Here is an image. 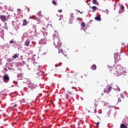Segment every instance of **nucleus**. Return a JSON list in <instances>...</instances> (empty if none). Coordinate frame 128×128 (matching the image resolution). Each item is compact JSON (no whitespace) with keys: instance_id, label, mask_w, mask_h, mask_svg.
Masks as SVG:
<instances>
[{"instance_id":"40","label":"nucleus","mask_w":128,"mask_h":128,"mask_svg":"<svg viewBox=\"0 0 128 128\" xmlns=\"http://www.w3.org/2000/svg\"><path fill=\"white\" fill-rule=\"evenodd\" d=\"M108 10H106V11Z\"/></svg>"},{"instance_id":"12","label":"nucleus","mask_w":128,"mask_h":128,"mask_svg":"<svg viewBox=\"0 0 128 128\" xmlns=\"http://www.w3.org/2000/svg\"><path fill=\"white\" fill-rule=\"evenodd\" d=\"M4 28L5 30H8V24L6 22H4Z\"/></svg>"},{"instance_id":"1","label":"nucleus","mask_w":128,"mask_h":128,"mask_svg":"<svg viewBox=\"0 0 128 128\" xmlns=\"http://www.w3.org/2000/svg\"><path fill=\"white\" fill-rule=\"evenodd\" d=\"M108 69L109 70L110 74L112 76H122L124 74L123 70H118L116 67L112 68V66H108Z\"/></svg>"},{"instance_id":"2","label":"nucleus","mask_w":128,"mask_h":128,"mask_svg":"<svg viewBox=\"0 0 128 128\" xmlns=\"http://www.w3.org/2000/svg\"><path fill=\"white\" fill-rule=\"evenodd\" d=\"M3 79L4 82H8L10 80V77H8V74H5L3 77Z\"/></svg>"},{"instance_id":"29","label":"nucleus","mask_w":128,"mask_h":128,"mask_svg":"<svg viewBox=\"0 0 128 128\" xmlns=\"http://www.w3.org/2000/svg\"><path fill=\"white\" fill-rule=\"evenodd\" d=\"M98 124H100V122H98L96 126H98Z\"/></svg>"},{"instance_id":"14","label":"nucleus","mask_w":128,"mask_h":128,"mask_svg":"<svg viewBox=\"0 0 128 128\" xmlns=\"http://www.w3.org/2000/svg\"><path fill=\"white\" fill-rule=\"evenodd\" d=\"M36 110L34 108H32V112H31V114H36Z\"/></svg>"},{"instance_id":"11","label":"nucleus","mask_w":128,"mask_h":128,"mask_svg":"<svg viewBox=\"0 0 128 128\" xmlns=\"http://www.w3.org/2000/svg\"><path fill=\"white\" fill-rule=\"evenodd\" d=\"M92 70H96V64H94L92 66H91Z\"/></svg>"},{"instance_id":"13","label":"nucleus","mask_w":128,"mask_h":128,"mask_svg":"<svg viewBox=\"0 0 128 128\" xmlns=\"http://www.w3.org/2000/svg\"><path fill=\"white\" fill-rule=\"evenodd\" d=\"M36 26L33 25L32 32H36Z\"/></svg>"},{"instance_id":"39","label":"nucleus","mask_w":128,"mask_h":128,"mask_svg":"<svg viewBox=\"0 0 128 128\" xmlns=\"http://www.w3.org/2000/svg\"><path fill=\"white\" fill-rule=\"evenodd\" d=\"M58 53L60 54V52H58Z\"/></svg>"},{"instance_id":"34","label":"nucleus","mask_w":128,"mask_h":128,"mask_svg":"<svg viewBox=\"0 0 128 128\" xmlns=\"http://www.w3.org/2000/svg\"><path fill=\"white\" fill-rule=\"evenodd\" d=\"M106 12H107L108 14V11Z\"/></svg>"},{"instance_id":"32","label":"nucleus","mask_w":128,"mask_h":128,"mask_svg":"<svg viewBox=\"0 0 128 128\" xmlns=\"http://www.w3.org/2000/svg\"><path fill=\"white\" fill-rule=\"evenodd\" d=\"M70 94H72V92H70Z\"/></svg>"},{"instance_id":"15","label":"nucleus","mask_w":128,"mask_h":128,"mask_svg":"<svg viewBox=\"0 0 128 128\" xmlns=\"http://www.w3.org/2000/svg\"><path fill=\"white\" fill-rule=\"evenodd\" d=\"M92 2L93 4H98V1H96V0H92Z\"/></svg>"},{"instance_id":"33","label":"nucleus","mask_w":128,"mask_h":128,"mask_svg":"<svg viewBox=\"0 0 128 128\" xmlns=\"http://www.w3.org/2000/svg\"><path fill=\"white\" fill-rule=\"evenodd\" d=\"M2 26V24H0V28Z\"/></svg>"},{"instance_id":"23","label":"nucleus","mask_w":128,"mask_h":128,"mask_svg":"<svg viewBox=\"0 0 128 128\" xmlns=\"http://www.w3.org/2000/svg\"><path fill=\"white\" fill-rule=\"evenodd\" d=\"M92 9L93 10H96V6H92Z\"/></svg>"},{"instance_id":"18","label":"nucleus","mask_w":128,"mask_h":128,"mask_svg":"<svg viewBox=\"0 0 128 128\" xmlns=\"http://www.w3.org/2000/svg\"><path fill=\"white\" fill-rule=\"evenodd\" d=\"M52 4H54V6H58V3H56L55 0L52 1Z\"/></svg>"},{"instance_id":"35","label":"nucleus","mask_w":128,"mask_h":128,"mask_svg":"<svg viewBox=\"0 0 128 128\" xmlns=\"http://www.w3.org/2000/svg\"><path fill=\"white\" fill-rule=\"evenodd\" d=\"M79 18V20H82V18Z\"/></svg>"},{"instance_id":"5","label":"nucleus","mask_w":128,"mask_h":128,"mask_svg":"<svg viewBox=\"0 0 128 128\" xmlns=\"http://www.w3.org/2000/svg\"><path fill=\"white\" fill-rule=\"evenodd\" d=\"M57 46L58 48V50H62V42H60V40L58 41Z\"/></svg>"},{"instance_id":"31","label":"nucleus","mask_w":128,"mask_h":128,"mask_svg":"<svg viewBox=\"0 0 128 128\" xmlns=\"http://www.w3.org/2000/svg\"><path fill=\"white\" fill-rule=\"evenodd\" d=\"M28 12H30V8H27Z\"/></svg>"},{"instance_id":"28","label":"nucleus","mask_w":128,"mask_h":128,"mask_svg":"<svg viewBox=\"0 0 128 128\" xmlns=\"http://www.w3.org/2000/svg\"><path fill=\"white\" fill-rule=\"evenodd\" d=\"M96 112V108H94V112Z\"/></svg>"},{"instance_id":"20","label":"nucleus","mask_w":128,"mask_h":128,"mask_svg":"<svg viewBox=\"0 0 128 128\" xmlns=\"http://www.w3.org/2000/svg\"><path fill=\"white\" fill-rule=\"evenodd\" d=\"M14 42H16V41L14 42L12 40H11L9 42V44H14Z\"/></svg>"},{"instance_id":"6","label":"nucleus","mask_w":128,"mask_h":128,"mask_svg":"<svg viewBox=\"0 0 128 128\" xmlns=\"http://www.w3.org/2000/svg\"><path fill=\"white\" fill-rule=\"evenodd\" d=\"M30 40L28 39L27 40H26L24 42V46H30Z\"/></svg>"},{"instance_id":"24","label":"nucleus","mask_w":128,"mask_h":128,"mask_svg":"<svg viewBox=\"0 0 128 128\" xmlns=\"http://www.w3.org/2000/svg\"><path fill=\"white\" fill-rule=\"evenodd\" d=\"M74 22V21L72 20H70L69 21V24H72Z\"/></svg>"},{"instance_id":"17","label":"nucleus","mask_w":128,"mask_h":128,"mask_svg":"<svg viewBox=\"0 0 128 128\" xmlns=\"http://www.w3.org/2000/svg\"><path fill=\"white\" fill-rule=\"evenodd\" d=\"M95 20H102V18L100 16H97L95 17Z\"/></svg>"},{"instance_id":"22","label":"nucleus","mask_w":128,"mask_h":128,"mask_svg":"<svg viewBox=\"0 0 128 128\" xmlns=\"http://www.w3.org/2000/svg\"><path fill=\"white\" fill-rule=\"evenodd\" d=\"M82 26V28H84V26H86V24L84 22H82L81 24Z\"/></svg>"},{"instance_id":"16","label":"nucleus","mask_w":128,"mask_h":128,"mask_svg":"<svg viewBox=\"0 0 128 128\" xmlns=\"http://www.w3.org/2000/svg\"><path fill=\"white\" fill-rule=\"evenodd\" d=\"M4 30H1L0 31V32L2 34V36H4Z\"/></svg>"},{"instance_id":"3","label":"nucleus","mask_w":128,"mask_h":128,"mask_svg":"<svg viewBox=\"0 0 128 128\" xmlns=\"http://www.w3.org/2000/svg\"><path fill=\"white\" fill-rule=\"evenodd\" d=\"M0 18L1 20H2V22H6L8 20V16H0Z\"/></svg>"},{"instance_id":"4","label":"nucleus","mask_w":128,"mask_h":128,"mask_svg":"<svg viewBox=\"0 0 128 128\" xmlns=\"http://www.w3.org/2000/svg\"><path fill=\"white\" fill-rule=\"evenodd\" d=\"M114 55L115 60H120V54L119 53L116 52Z\"/></svg>"},{"instance_id":"38","label":"nucleus","mask_w":128,"mask_h":128,"mask_svg":"<svg viewBox=\"0 0 128 128\" xmlns=\"http://www.w3.org/2000/svg\"><path fill=\"white\" fill-rule=\"evenodd\" d=\"M37 68H38V66H37Z\"/></svg>"},{"instance_id":"25","label":"nucleus","mask_w":128,"mask_h":128,"mask_svg":"<svg viewBox=\"0 0 128 128\" xmlns=\"http://www.w3.org/2000/svg\"><path fill=\"white\" fill-rule=\"evenodd\" d=\"M121 10H124V6H121Z\"/></svg>"},{"instance_id":"27","label":"nucleus","mask_w":128,"mask_h":128,"mask_svg":"<svg viewBox=\"0 0 128 128\" xmlns=\"http://www.w3.org/2000/svg\"><path fill=\"white\" fill-rule=\"evenodd\" d=\"M58 12H62V10H58Z\"/></svg>"},{"instance_id":"9","label":"nucleus","mask_w":128,"mask_h":128,"mask_svg":"<svg viewBox=\"0 0 128 128\" xmlns=\"http://www.w3.org/2000/svg\"><path fill=\"white\" fill-rule=\"evenodd\" d=\"M28 22H30L29 21H28L24 19V20H23V24H22V26H26V24H28Z\"/></svg>"},{"instance_id":"36","label":"nucleus","mask_w":128,"mask_h":128,"mask_svg":"<svg viewBox=\"0 0 128 128\" xmlns=\"http://www.w3.org/2000/svg\"><path fill=\"white\" fill-rule=\"evenodd\" d=\"M36 64H37V66H38V64L36 63Z\"/></svg>"},{"instance_id":"21","label":"nucleus","mask_w":128,"mask_h":128,"mask_svg":"<svg viewBox=\"0 0 128 128\" xmlns=\"http://www.w3.org/2000/svg\"><path fill=\"white\" fill-rule=\"evenodd\" d=\"M38 16H42V12L41 11H40L38 12Z\"/></svg>"},{"instance_id":"8","label":"nucleus","mask_w":128,"mask_h":128,"mask_svg":"<svg viewBox=\"0 0 128 128\" xmlns=\"http://www.w3.org/2000/svg\"><path fill=\"white\" fill-rule=\"evenodd\" d=\"M64 98H66V100H68L70 96H68V93H64Z\"/></svg>"},{"instance_id":"7","label":"nucleus","mask_w":128,"mask_h":128,"mask_svg":"<svg viewBox=\"0 0 128 128\" xmlns=\"http://www.w3.org/2000/svg\"><path fill=\"white\" fill-rule=\"evenodd\" d=\"M110 90H112V86L108 88L107 90H106V89H104V92H108H108H110Z\"/></svg>"},{"instance_id":"10","label":"nucleus","mask_w":128,"mask_h":128,"mask_svg":"<svg viewBox=\"0 0 128 128\" xmlns=\"http://www.w3.org/2000/svg\"><path fill=\"white\" fill-rule=\"evenodd\" d=\"M19 56H20V54H16L14 56H13L12 58H13L14 59H16L17 58H18Z\"/></svg>"},{"instance_id":"30","label":"nucleus","mask_w":128,"mask_h":128,"mask_svg":"<svg viewBox=\"0 0 128 128\" xmlns=\"http://www.w3.org/2000/svg\"><path fill=\"white\" fill-rule=\"evenodd\" d=\"M78 12H80V14H82V12H80V10H78Z\"/></svg>"},{"instance_id":"37","label":"nucleus","mask_w":128,"mask_h":128,"mask_svg":"<svg viewBox=\"0 0 128 128\" xmlns=\"http://www.w3.org/2000/svg\"><path fill=\"white\" fill-rule=\"evenodd\" d=\"M102 96H104V94H102Z\"/></svg>"},{"instance_id":"26","label":"nucleus","mask_w":128,"mask_h":128,"mask_svg":"<svg viewBox=\"0 0 128 128\" xmlns=\"http://www.w3.org/2000/svg\"><path fill=\"white\" fill-rule=\"evenodd\" d=\"M122 102V99L120 98H118V102Z\"/></svg>"},{"instance_id":"19","label":"nucleus","mask_w":128,"mask_h":128,"mask_svg":"<svg viewBox=\"0 0 128 128\" xmlns=\"http://www.w3.org/2000/svg\"><path fill=\"white\" fill-rule=\"evenodd\" d=\"M120 128H127L126 126L124 125V124H120Z\"/></svg>"}]
</instances>
